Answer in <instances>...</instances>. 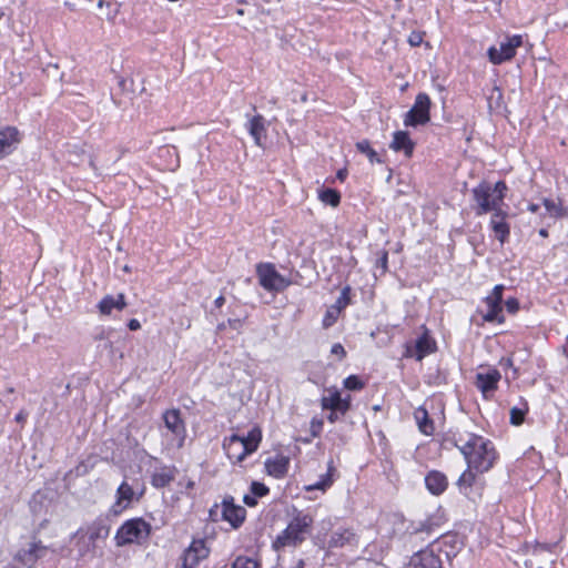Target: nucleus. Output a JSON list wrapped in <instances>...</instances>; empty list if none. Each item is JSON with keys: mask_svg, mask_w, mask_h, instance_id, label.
Listing matches in <instances>:
<instances>
[{"mask_svg": "<svg viewBox=\"0 0 568 568\" xmlns=\"http://www.w3.org/2000/svg\"><path fill=\"white\" fill-rule=\"evenodd\" d=\"M243 501L246 506L248 507H254L257 505V500H256V497L254 495H245L243 497Z\"/></svg>", "mask_w": 568, "mask_h": 568, "instance_id": "6e6d98bb", "label": "nucleus"}, {"mask_svg": "<svg viewBox=\"0 0 568 568\" xmlns=\"http://www.w3.org/2000/svg\"><path fill=\"white\" fill-rule=\"evenodd\" d=\"M331 353L334 354V355H337L339 356V358H344L346 356V351L345 348L343 347L342 344L339 343H336L332 346V349H331Z\"/></svg>", "mask_w": 568, "mask_h": 568, "instance_id": "864d4df0", "label": "nucleus"}, {"mask_svg": "<svg viewBox=\"0 0 568 568\" xmlns=\"http://www.w3.org/2000/svg\"><path fill=\"white\" fill-rule=\"evenodd\" d=\"M224 302H225L224 297L223 296H219L215 300L214 304H215L216 307H221L224 304Z\"/></svg>", "mask_w": 568, "mask_h": 568, "instance_id": "69168bd1", "label": "nucleus"}, {"mask_svg": "<svg viewBox=\"0 0 568 568\" xmlns=\"http://www.w3.org/2000/svg\"><path fill=\"white\" fill-rule=\"evenodd\" d=\"M346 174H347V173H346V170H339V171L337 172V179H338V180H341V181H343V180L346 178Z\"/></svg>", "mask_w": 568, "mask_h": 568, "instance_id": "338daca9", "label": "nucleus"}, {"mask_svg": "<svg viewBox=\"0 0 568 568\" xmlns=\"http://www.w3.org/2000/svg\"><path fill=\"white\" fill-rule=\"evenodd\" d=\"M415 143L409 138L408 132L397 131L394 133L393 141L389 145L396 152L403 151L406 156H412Z\"/></svg>", "mask_w": 568, "mask_h": 568, "instance_id": "a878e982", "label": "nucleus"}, {"mask_svg": "<svg viewBox=\"0 0 568 568\" xmlns=\"http://www.w3.org/2000/svg\"><path fill=\"white\" fill-rule=\"evenodd\" d=\"M423 37H424V33H423V32H419V31H413V32H410V34L408 36V43H409L412 47H418V45H420V43L423 42Z\"/></svg>", "mask_w": 568, "mask_h": 568, "instance_id": "603ef678", "label": "nucleus"}, {"mask_svg": "<svg viewBox=\"0 0 568 568\" xmlns=\"http://www.w3.org/2000/svg\"><path fill=\"white\" fill-rule=\"evenodd\" d=\"M507 214L501 210L494 212L490 221L493 231L500 243H505L509 236V225L505 222Z\"/></svg>", "mask_w": 568, "mask_h": 568, "instance_id": "bb28decb", "label": "nucleus"}, {"mask_svg": "<svg viewBox=\"0 0 568 568\" xmlns=\"http://www.w3.org/2000/svg\"><path fill=\"white\" fill-rule=\"evenodd\" d=\"M151 530V525L143 518L129 519L121 525L115 534L116 546L142 544L149 539Z\"/></svg>", "mask_w": 568, "mask_h": 568, "instance_id": "20e7f679", "label": "nucleus"}, {"mask_svg": "<svg viewBox=\"0 0 568 568\" xmlns=\"http://www.w3.org/2000/svg\"><path fill=\"white\" fill-rule=\"evenodd\" d=\"M473 468H467L458 478L457 485L462 487H470L475 480V474L471 471Z\"/></svg>", "mask_w": 568, "mask_h": 568, "instance_id": "37998d69", "label": "nucleus"}, {"mask_svg": "<svg viewBox=\"0 0 568 568\" xmlns=\"http://www.w3.org/2000/svg\"><path fill=\"white\" fill-rule=\"evenodd\" d=\"M506 307H507L508 312L515 313L519 308V303L516 298H509L506 301Z\"/></svg>", "mask_w": 568, "mask_h": 568, "instance_id": "5fc2aeb1", "label": "nucleus"}, {"mask_svg": "<svg viewBox=\"0 0 568 568\" xmlns=\"http://www.w3.org/2000/svg\"><path fill=\"white\" fill-rule=\"evenodd\" d=\"M442 525V518L439 516H430L423 521L417 523L413 526V530L408 535V541L416 545L417 539L424 540L420 536L426 534L429 538L438 535V528Z\"/></svg>", "mask_w": 568, "mask_h": 568, "instance_id": "9d476101", "label": "nucleus"}, {"mask_svg": "<svg viewBox=\"0 0 568 568\" xmlns=\"http://www.w3.org/2000/svg\"><path fill=\"white\" fill-rule=\"evenodd\" d=\"M260 285L266 291L281 292L291 285V281L282 276L271 263H260L256 266Z\"/></svg>", "mask_w": 568, "mask_h": 568, "instance_id": "423d86ee", "label": "nucleus"}, {"mask_svg": "<svg viewBox=\"0 0 568 568\" xmlns=\"http://www.w3.org/2000/svg\"><path fill=\"white\" fill-rule=\"evenodd\" d=\"M357 541H358V539H357L356 534L353 530L345 528V529L336 530L332 534L329 541H328V547L329 548H341L346 545L354 546L357 544Z\"/></svg>", "mask_w": 568, "mask_h": 568, "instance_id": "393cba45", "label": "nucleus"}, {"mask_svg": "<svg viewBox=\"0 0 568 568\" xmlns=\"http://www.w3.org/2000/svg\"><path fill=\"white\" fill-rule=\"evenodd\" d=\"M126 301L123 293L113 295H105L98 304V310L101 315H111L112 311H122L126 307Z\"/></svg>", "mask_w": 568, "mask_h": 568, "instance_id": "aec40b11", "label": "nucleus"}, {"mask_svg": "<svg viewBox=\"0 0 568 568\" xmlns=\"http://www.w3.org/2000/svg\"><path fill=\"white\" fill-rule=\"evenodd\" d=\"M251 494L257 497H264L268 494L270 489L263 483L252 481L251 484Z\"/></svg>", "mask_w": 568, "mask_h": 568, "instance_id": "09e8293b", "label": "nucleus"}, {"mask_svg": "<svg viewBox=\"0 0 568 568\" xmlns=\"http://www.w3.org/2000/svg\"><path fill=\"white\" fill-rule=\"evenodd\" d=\"M322 425L323 423L322 422H316L315 419L312 420V435L314 437L318 436L321 429H322Z\"/></svg>", "mask_w": 568, "mask_h": 568, "instance_id": "13d9d810", "label": "nucleus"}, {"mask_svg": "<svg viewBox=\"0 0 568 568\" xmlns=\"http://www.w3.org/2000/svg\"><path fill=\"white\" fill-rule=\"evenodd\" d=\"M165 427L176 436H183L185 433V425L181 418L180 409H169L163 414Z\"/></svg>", "mask_w": 568, "mask_h": 568, "instance_id": "5701e85b", "label": "nucleus"}, {"mask_svg": "<svg viewBox=\"0 0 568 568\" xmlns=\"http://www.w3.org/2000/svg\"><path fill=\"white\" fill-rule=\"evenodd\" d=\"M557 544H535L526 547L527 558L525 565L528 568H547L555 564V552Z\"/></svg>", "mask_w": 568, "mask_h": 568, "instance_id": "39448f33", "label": "nucleus"}, {"mask_svg": "<svg viewBox=\"0 0 568 568\" xmlns=\"http://www.w3.org/2000/svg\"><path fill=\"white\" fill-rule=\"evenodd\" d=\"M242 439L244 440L245 447L247 448L248 454H252L255 452L258 447V444L262 439V434L260 428L254 427L252 428L247 436H242Z\"/></svg>", "mask_w": 568, "mask_h": 568, "instance_id": "473e14b6", "label": "nucleus"}, {"mask_svg": "<svg viewBox=\"0 0 568 568\" xmlns=\"http://www.w3.org/2000/svg\"><path fill=\"white\" fill-rule=\"evenodd\" d=\"M321 405L323 409L339 410L344 415L351 407V399L349 396L342 398L341 394L336 390L329 396H324L321 399Z\"/></svg>", "mask_w": 568, "mask_h": 568, "instance_id": "4be33fe9", "label": "nucleus"}, {"mask_svg": "<svg viewBox=\"0 0 568 568\" xmlns=\"http://www.w3.org/2000/svg\"><path fill=\"white\" fill-rule=\"evenodd\" d=\"M332 469H333V467L329 465L328 471L322 476L321 480L314 485L306 486V490H314V489L325 490L326 488H328L333 483L332 475H331Z\"/></svg>", "mask_w": 568, "mask_h": 568, "instance_id": "58836bf2", "label": "nucleus"}, {"mask_svg": "<svg viewBox=\"0 0 568 568\" xmlns=\"http://www.w3.org/2000/svg\"><path fill=\"white\" fill-rule=\"evenodd\" d=\"M544 205L547 210V212L552 217H562L567 215V210L562 206V203L560 200L554 201L550 199H544Z\"/></svg>", "mask_w": 568, "mask_h": 568, "instance_id": "f704fd0d", "label": "nucleus"}, {"mask_svg": "<svg viewBox=\"0 0 568 568\" xmlns=\"http://www.w3.org/2000/svg\"><path fill=\"white\" fill-rule=\"evenodd\" d=\"M134 496L133 488L126 483L123 481L118 490H116V500L113 504L111 511L114 515H119L129 507Z\"/></svg>", "mask_w": 568, "mask_h": 568, "instance_id": "412c9836", "label": "nucleus"}, {"mask_svg": "<svg viewBox=\"0 0 568 568\" xmlns=\"http://www.w3.org/2000/svg\"><path fill=\"white\" fill-rule=\"evenodd\" d=\"M430 99L426 93H418L413 108L405 114L406 126H417L429 122Z\"/></svg>", "mask_w": 568, "mask_h": 568, "instance_id": "0eeeda50", "label": "nucleus"}, {"mask_svg": "<svg viewBox=\"0 0 568 568\" xmlns=\"http://www.w3.org/2000/svg\"><path fill=\"white\" fill-rule=\"evenodd\" d=\"M428 545H437V554L444 551L445 556L450 558L456 556L458 550L462 548L463 542L457 534L447 532L439 535L429 541Z\"/></svg>", "mask_w": 568, "mask_h": 568, "instance_id": "2eb2a0df", "label": "nucleus"}, {"mask_svg": "<svg viewBox=\"0 0 568 568\" xmlns=\"http://www.w3.org/2000/svg\"><path fill=\"white\" fill-rule=\"evenodd\" d=\"M347 292H348V288H345L342 292V295L338 297L337 304L335 306H341V308H342L347 304V301H348Z\"/></svg>", "mask_w": 568, "mask_h": 568, "instance_id": "4d7b16f0", "label": "nucleus"}, {"mask_svg": "<svg viewBox=\"0 0 568 568\" xmlns=\"http://www.w3.org/2000/svg\"><path fill=\"white\" fill-rule=\"evenodd\" d=\"M388 263V252L383 250L378 252V258L376 260V267L382 270V274L386 273Z\"/></svg>", "mask_w": 568, "mask_h": 568, "instance_id": "8fccbe9b", "label": "nucleus"}, {"mask_svg": "<svg viewBox=\"0 0 568 568\" xmlns=\"http://www.w3.org/2000/svg\"><path fill=\"white\" fill-rule=\"evenodd\" d=\"M356 149L361 152L366 154L371 163H382V159L378 155V153L372 149L369 142L367 140H363L356 143Z\"/></svg>", "mask_w": 568, "mask_h": 568, "instance_id": "e433bc0d", "label": "nucleus"}, {"mask_svg": "<svg viewBox=\"0 0 568 568\" xmlns=\"http://www.w3.org/2000/svg\"><path fill=\"white\" fill-rule=\"evenodd\" d=\"M93 341L97 343L98 351H108L110 354H113V343L109 339L106 331L101 329L93 336Z\"/></svg>", "mask_w": 568, "mask_h": 568, "instance_id": "c9c22d12", "label": "nucleus"}, {"mask_svg": "<svg viewBox=\"0 0 568 568\" xmlns=\"http://www.w3.org/2000/svg\"><path fill=\"white\" fill-rule=\"evenodd\" d=\"M75 547L79 552V557L84 558L87 556H93L95 551V544L92 541V537H88L84 529H79L75 535Z\"/></svg>", "mask_w": 568, "mask_h": 568, "instance_id": "c85d7f7f", "label": "nucleus"}, {"mask_svg": "<svg viewBox=\"0 0 568 568\" xmlns=\"http://www.w3.org/2000/svg\"><path fill=\"white\" fill-rule=\"evenodd\" d=\"M341 313V306H331L323 318V326L325 328L331 327L337 320Z\"/></svg>", "mask_w": 568, "mask_h": 568, "instance_id": "a19ab883", "label": "nucleus"}, {"mask_svg": "<svg viewBox=\"0 0 568 568\" xmlns=\"http://www.w3.org/2000/svg\"><path fill=\"white\" fill-rule=\"evenodd\" d=\"M48 547L43 546L40 541L31 542L28 548L20 549L16 554L14 559L23 566L32 568L40 558L45 556Z\"/></svg>", "mask_w": 568, "mask_h": 568, "instance_id": "dca6fc26", "label": "nucleus"}, {"mask_svg": "<svg viewBox=\"0 0 568 568\" xmlns=\"http://www.w3.org/2000/svg\"><path fill=\"white\" fill-rule=\"evenodd\" d=\"M128 327H129L130 331H138V329L141 328V324H140V322L138 320L132 318V320L129 321Z\"/></svg>", "mask_w": 568, "mask_h": 568, "instance_id": "680f3d73", "label": "nucleus"}, {"mask_svg": "<svg viewBox=\"0 0 568 568\" xmlns=\"http://www.w3.org/2000/svg\"><path fill=\"white\" fill-rule=\"evenodd\" d=\"M84 532L88 537H92V541L95 544L97 539L108 537L109 527L103 525L101 521H95L89 526Z\"/></svg>", "mask_w": 568, "mask_h": 568, "instance_id": "72a5a7b5", "label": "nucleus"}, {"mask_svg": "<svg viewBox=\"0 0 568 568\" xmlns=\"http://www.w3.org/2000/svg\"><path fill=\"white\" fill-rule=\"evenodd\" d=\"M313 525V517L297 513L283 532L276 538L275 546H296L304 541L305 534L310 531Z\"/></svg>", "mask_w": 568, "mask_h": 568, "instance_id": "7ed1b4c3", "label": "nucleus"}, {"mask_svg": "<svg viewBox=\"0 0 568 568\" xmlns=\"http://www.w3.org/2000/svg\"><path fill=\"white\" fill-rule=\"evenodd\" d=\"M425 484L433 495H440L448 485L446 476L437 470H432L426 475Z\"/></svg>", "mask_w": 568, "mask_h": 568, "instance_id": "cd10ccee", "label": "nucleus"}, {"mask_svg": "<svg viewBox=\"0 0 568 568\" xmlns=\"http://www.w3.org/2000/svg\"><path fill=\"white\" fill-rule=\"evenodd\" d=\"M526 412L527 408L513 407L510 409V423L516 426L520 425L524 422Z\"/></svg>", "mask_w": 568, "mask_h": 568, "instance_id": "a18cd8bd", "label": "nucleus"}, {"mask_svg": "<svg viewBox=\"0 0 568 568\" xmlns=\"http://www.w3.org/2000/svg\"><path fill=\"white\" fill-rule=\"evenodd\" d=\"M232 568H258V564L252 558L237 557L233 562Z\"/></svg>", "mask_w": 568, "mask_h": 568, "instance_id": "c03bdc74", "label": "nucleus"}, {"mask_svg": "<svg viewBox=\"0 0 568 568\" xmlns=\"http://www.w3.org/2000/svg\"><path fill=\"white\" fill-rule=\"evenodd\" d=\"M173 479V473L169 468H162L161 470L153 473L151 477V484L155 488H163L168 486Z\"/></svg>", "mask_w": 568, "mask_h": 568, "instance_id": "2f4dec72", "label": "nucleus"}, {"mask_svg": "<svg viewBox=\"0 0 568 568\" xmlns=\"http://www.w3.org/2000/svg\"><path fill=\"white\" fill-rule=\"evenodd\" d=\"M320 199L325 204H328L331 206H337L341 202V194L338 191L334 189H325L321 191Z\"/></svg>", "mask_w": 568, "mask_h": 568, "instance_id": "4c0bfd02", "label": "nucleus"}, {"mask_svg": "<svg viewBox=\"0 0 568 568\" xmlns=\"http://www.w3.org/2000/svg\"><path fill=\"white\" fill-rule=\"evenodd\" d=\"M160 142H163L164 144L160 146L159 153L160 156H170L171 160L168 163V168L174 169L179 166V155L176 152V145L172 143L183 144L184 139L182 136H175L174 130H170L164 133L163 139L160 140Z\"/></svg>", "mask_w": 568, "mask_h": 568, "instance_id": "9b49d317", "label": "nucleus"}, {"mask_svg": "<svg viewBox=\"0 0 568 568\" xmlns=\"http://www.w3.org/2000/svg\"><path fill=\"white\" fill-rule=\"evenodd\" d=\"M523 44L521 36H513L506 42L500 43V48L490 47L488 49V58L491 63L500 64L510 60L516 54V49Z\"/></svg>", "mask_w": 568, "mask_h": 568, "instance_id": "1a4fd4ad", "label": "nucleus"}, {"mask_svg": "<svg viewBox=\"0 0 568 568\" xmlns=\"http://www.w3.org/2000/svg\"><path fill=\"white\" fill-rule=\"evenodd\" d=\"M28 417V412L24 409H21L14 417V420L19 424H23Z\"/></svg>", "mask_w": 568, "mask_h": 568, "instance_id": "bf43d9fd", "label": "nucleus"}, {"mask_svg": "<svg viewBox=\"0 0 568 568\" xmlns=\"http://www.w3.org/2000/svg\"><path fill=\"white\" fill-rule=\"evenodd\" d=\"M84 153L85 151L82 145L72 144L68 148L69 161L74 164H79L82 161Z\"/></svg>", "mask_w": 568, "mask_h": 568, "instance_id": "ea45409f", "label": "nucleus"}, {"mask_svg": "<svg viewBox=\"0 0 568 568\" xmlns=\"http://www.w3.org/2000/svg\"><path fill=\"white\" fill-rule=\"evenodd\" d=\"M118 84L122 92H133L134 91L132 79H126V78L120 77Z\"/></svg>", "mask_w": 568, "mask_h": 568, "instance_id": "3c124183", "label": "nucleus"}, {"mask_svg": "<svg viewBox=\"0 0 568 568\" xmlns=\"http://www.w3.org/2000/svg\"><path fill=\"white\" fill-rule=\"evenodd\" d=\"M339 410H331L329 415L327 416V419L329 423H335L338 419Z\"/></svg>", "mask_w": 568, "mask_h": 568, "instance_id": "0e129e2a", "label": "nucleus"}, {"mask_svg": "<svg viewBox=\"0 0 568 568\" xmlns=\"http://www.w3.org/2000/svg\"><path fill=\"white\" fill-rule=\"evenodd\" d=\"M209 548L203 539L193 540L187 549L183 552L182 564L196 568L202 559L209 556Z\"/></svg>", "mask_w": 568, "mask_h": 568, "instance_id": "f3484780", "label": "nucleus"}, {"mask_svg": "<svg viewBox=\"0 0 568 568\" xmlns=\"http://www.w3.org/2000/svg\"><path fill=\"white\" fill-rule=\"evenodd\" d=\"M219 513H220V506H219L217 504H215V505L210 509V511H209V515H210L211 520L216 521V520H217Z\"/></svg>", "mask_w": 568, "mask_h": 568, "instance_id": "052dcab7", "label": "nucleus"}, {"mask_svg": "<svg viewBox=\"0 0 568 568\" xmlns=\"http://www.w3.org/2000/svg\"><path fill=\"white\" fill-rule=\"evenodd\" d=\"M507 185L504 181H498L494 185L490 183H480L473 190V196L476 202V214L483 215L488 212L501 210Z\"/></svg>", "mask_w": 568, "mask_h": 568, "instance_id": "f03ea898", "label": "nucleus"}, {"mask_svg": "<svg viewBox=\"0 0 568 568\" xmlns=\"http://www.w3.org/2000/svg\"><path fill=\"white\" fill-rule=\"evenodd\" d=\"M437 548V545H428L426 549L416 551L410 557L409 568H444Z\"/></svg>", "mask_w": 568, "mask_h": 568, "instance_id": "6e6552de", "label": "nucleus"}, {"mask_svg": "<svg viewBox=\"0 0 568 568\" xmlns=\"http://www.w3.org/2000/svg\"><path fill=\"white\" fill-rule=\"evenodd\" d=\"M344 386L351 390H358L364 387V383L356 375H351L345 378Z\"/></svg>", "mask_w": 568, "mask_h": 568, "instance_id": "de8ad7c7", "label": "nucleus"}, {"mask_svg": "<svg viewBox=\"0 0 568 568\" xmlns=\"http://www.w3.org/2000/svg\"><path fill=\"white\" fill-rule=\"evenodd\" d=\"M488 306H489V311L484 316L485 321H487V322H494V321L503 322V318L499 317V315L501 313V306L497 305V304H488Z\"/></svg>", "mask_w": 568, "mask_h": 568, "instance_id": "79ce46f5", "label": "nucleus"}, {"mask_svg": "<svg viewBox=\"0 0 568 568\" xmlns=\"http://www.w3.org/2000/svg\"><path fill=\"white\" fill-rule=\"evenodd\" d=\"M305 567V561L304 559H300L296 564L295 567H292V568H304Z\"/></svg>", "mask_w": 568, "mask_h": 568, "instance_id": "774afa93", "label": "nucleus"}, {"mask_svg": "<svg viewBox=\"0 0 568 568\" xmlns=\"http://www.w3.org/2000/svg\"><path fill=\"white\" fill-rule=\"evenodd\" d=\"M419 430L425 435H432L435 430L434 422L429 418L428 412L423 406L418 407L414 413Z\"/></svg>", "mask_w": 568, "mask_h": 568, "instance_id": "7c9ffc66", "label": "nucleus"}, {"mask_svg": "<svg viewBox=\"0 0 568 568\" xmlns=\"http://www.w3.org/2000/svg\"><path fill=\"white\" fill-rule=\"evenodd\" d=\"M21 142V134L16 126L0 128V160L11 154Z\"/></svg>", "mask_w": 568, "mask_h": 568, "instance_id": "4468645a", "label": "nucleus"}, {"mask_svg": "<svg viewBox=\"0 0 568 568\" xmlns=\"http://www.w3.org/2000/svg\"><path fill=\"white\" fill-rule=\"evenodd\" d=\"M290 458L278 455L275 458H268L265 462V469L270 476L275 478H283L288 470Z\"/></svg>", "mask_w": 568, "mask_h": 568, "instance_id": "b1692460", "label": "nucleus"}, {"mask_svg": "<svg viewBox=\"0 0 568 568\" xmlns=\"http://www.w3.org/2000/svg\"><path fill=\"white\" fill-rule=\"evenodd\" d=\"M227 324L233 328V329H240L241 326H242V321L239 320V318H234V320H229L227 321Z\"/></svg>", "mask_w": 568, "mask_h": 568, "instance_id": "e2e57ef3", "label": "nucleus"}, {"mask_svg": "<svg viewBox=\"0 0 568 568\" xmlns=\"http://www.w3.org/2000/svg\"><path fill=\"white\" fill-rule=\"evenodd\" d=\"M222 518L229 521L233 528L240 527L246 516V509L242 506L234 504V498L232 496H227L222 501L221 509Z\"/></svg>", "mask_w": 568, "mask_h": 568, "instance_id": "ddd939ff", "label": "nucleus"}, {"mask_svg": "<svg viewBox=\"0 0 568 568\" xmlns=\"http://www.w3.org/2000/svg\"><path fill=\"white\" fill-rule=\"evenodd\" d=\"M436 351V342L429 336L428 331L425 329L422 336H419L415 343V346H406L404 353L405 357H415L417 361H422L425 356Z\"/></svg>", "mask_w": 568, "mask_h": 568, "instance_id": "f8f14e48", "label": "nucleus"}, {"mask_svg": "<svg viewBox=\"0 0 568 568\" xmlns=\"http://www.w3.org/2000/svg\"><path fill=\"white\" fill-rule=\"evenodd\" d=\"M503 292H504V286L496 285L493 290L491 295L486 298L487 304L500 305V303L503 301Z\"/></svg>", "mask_w": 568, "mask_h": 568, "instance_id": "49530a36", "label": "nucleus"}, {"mask_svg": "<svg viewBox=\"0 0 568 568\" xmlns=\"http://www.w3.org/2000/svg\"><path fill=\"white\" fill-rule=\"evenodd\" d=\"M223 448L225 449L227 457L236 463H241L247 455H250L242 436L236 434L224 439Z\"/></svg>", "mask_w": 568, "mask_h": 568, "instance_id": "a211bd4d", "label": "nucleus"}, {"mask_svg": "<svg viewBox=\"0 0 568 568\" xmlns=\"http://www.w3.org/2000/svg\"><path fill=\"white\" fill-rule=\"evenodd\" d=\"M247 130L256 145H263V139L266 138V128L264 124V118L261 114L253 116L247 123Z\"/></svg>", "mask_w": 568, "mask_h": 568, "instance_id": "c756f323", "label": "nucleus"}, {"mask_svg": "<svg viewBox=\"0 0 568 568\" xmlns=\"http://www.w3.org/2000/svg\"><path fill=\"white\" fill-rule=\"evenodd\" d=\"M469 468L478 473L488 471L497 457L493 444L481 436L471 434L469 439L459 446Z\"/></svg>", "mask_w": 568, "mask_h": 568, "instance_id": "f257e3e1", "label": "nucleus"}, {"mask_svg": "<svg viewBox=\"0 0 568 568\" xmlns=\"http://www.w3.org/2000/svg\"><path fill=\"white\" fill-rule=\"evenodd\" d=\"M499 379L500 373L497 369H493L487 373H478L475 385L487 397L489 393L497 388Z\"/></svg>", "mask_w": 568, "mask_h": 568, "instance_id": "6ab92c4d", "label": "nucleus"}]
</instances>
